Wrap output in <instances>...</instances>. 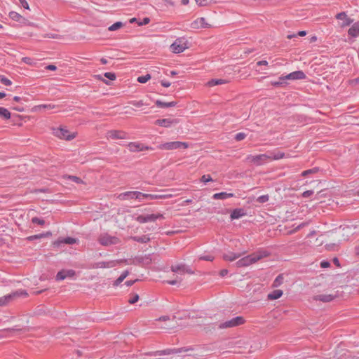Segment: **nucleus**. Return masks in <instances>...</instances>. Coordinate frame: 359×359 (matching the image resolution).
<instances>
[{
  "mask_svg": "<svg viewBox=\"0 0 359 359\" xmlns=\"http://www.w3.org/2000/svg\"><path fill=\"white\" fill-rule=\"evenodd\" d=\"M46 69L48 70L55 71V70H56L57 67L55 65H49L46 66Z\"/></svg>",
  "mask_w": 359,
  "mask_h": 359,
  "instance_id": "69168bd1",
  "label": "nucleus"
},
{
  "mask_svg": "<svg viewBox=\"0 0 359 359\" xmlns=\"http://www.w3.org/2000/svg\"><path fill=\"white\" fill-rule=\"evenodd\" d=\"M65 273L67 274V277H72L75 275V271L73 270H67L65 271Z\"/></svg>",
  "mask_w": 359,
  "mask_h": 359,
  "instance_id": "e2e57ef3",
  "label": "nucleus"
},
{
  "mask_svg": "<svg viewBox=\"0 0 359 359\" xmlns=\"http://www.w3.org/2000/svg\"><path fill=\"white\" fill-rule=\"evenodd\" d=\"M78 242V239L72 237L59 238L53 243V245L54 248H59L63 244L73 245Z\"/></svg>",
  "mask_w": 359,
  "mask_h": 359,
  "instance_id": "1a4fd4ad",
  "label": "nucleus"
},
{
  "mask_svg": "<svg viewBox=\"0 0 359 359\" xmlns=\"http://www.w3.org/2000/svg\"><path fill=\"white\" fill-rule=\"evenodd\" d=\"M318 170H319V168L317 167H315L311 169H309V170L303 171L302 173V175L304 177H306L310 174L316 173L317 172H318Z\"/></svg>",
  "mask_w": 359,
  "mask_h": 359,
  "instance_id": "c9c22d12",
  "label": "nucleus"
},
{
  "mask_svg": "<svg viewBox=\"0 0 359 359\" xmlns=\"http://www.w3.org/2000/svg\"><path fill=\"white\" fill-rule=\"evenodd\" d=\"M201 259L206 260V261H212L213 257L210 255L202 256L200 257Z\"/></svg>",
  "mask_w": 359,
  "mask_h": 359,
  "instance_id": "680f3d73",
  "label": "nucleus"
},
{
  "mask_svg": "<svg viewBox=\"0 0 359 359\" xmlns=\"http://www.w3.org/2000/svg\"><path fill=\"white\" fill-rule=\"evenodd\" d=\"M150 22V19L149 18H144L141 22L139 23V25H145L149 24Z\"/></svg>",
  "mask_w": 359,
  "mask_h": 359,
  "instance_id": "052dcab7",
  "label": "nucleus"
},
{
  "mask_svg": "<svg viewBox=\"0 0 359 359\" xmlns=\"http://www.w3.org/2000/svg\"><path fill=\"white\" fill-rule=\"evenodd\" d=\"M19 1L20 2L21 5L22 6V7L24 8L27 9V10L29 9V4L26 0H19Z\"/></svg>",
  "mask_w": 359,
  "mask_h": 359,
  "instance_id": "bf43d9fd",
  "label": "nucleus"
},
{
  "mask_svg": "<svg viewBox=\"0 0 359 359\" xmlns=\"http://www.w3.org/2000/svg\"><path fill=\"white\" fill-rule=\"evenodd\" d=\"M336 297V294H321L313 296V299L315 301H320L327 303L333 301Z\"/></svg>",
  "mask_w": 359,
  "mask_h": 359,
  "instance_id": "f3484780",
  "label": "nucleus"
},
{
  "mask_svg": "<svg viewBox=\"0 0 359 359\" xmlns=\"http://www.w3.org/2000/svg\"><path fill=\"white\" fill-rule=\"evenodd\" d=\"M67 278V274L65 273V271H60L56 275V280H62Z\"/></svg>",
  "mask_w": 359,
  "mask_h": 359,
  "instance_id": "37998d69",
  "label": "nucleus"
},
{
  "mask_svg": "<svg viewBox=\"0 0 359 359\" xmlns=\"http://www.w3.org/2000/svg\"><path fill=\"white\" fill-rule=\"evenodd\" d=\"M226 83V81L224 79H212L208 81V85L209 86H215L217 85L224 84Z\"/></svg>",
  "mask_w": 359,
  "mask_h": 359,
  "instance_id": "473e14b6",
  "label": "nucleus"
},
{
  "mask_svg": "<svg viewBox=\"0 0 359 359\" xmlns=\"http://www.w3.org/2000/svg\"><path fill=\"white\" fill-rule=\"evenodd\" d=\"M128 271H123L121 275L114 282V286H118L120 285L123 280L128 276Z\"/></svg>",
  "mask_w": 359,
  "mask_h": 359,
  "instance_id": "7c9ffc66",
  "label": "nucleus"
},
{
  "mask_svg": "<svg viewBox=\"0 0 359 359\" xmlns=\"http://www.w3.org/2000/svg\"><path fill=\"white\" fill-rule=\"evenodd\" d=\"M130 103L132 105H133L134 107H140L144 105V102L142 100H139V101L133 100Z\"/></svg>",
  "mask_w": 359,
  "mask_h": 359,
  "instance_id": "5fc2aeb1",
  "label": "nucleus"
},
{
  "mask_svg": "<svg viewBox=\"0 0 359 359\" xmlns=\"http://www.w3.org/2000/svg\"><path fill=\"white\" fill-rule=\"evenodd\" d=\"M348 35L356 37L359 35V22L354 23L348 31Z\"/></svg>",
  "mask_w": 359,
  "mask_h": 359,
  "instance_id": "b1692460",
  "label": "nucleus"
},
{
  "mask_svg": "<svg viewBox=\"0 0 359 359\" xmlns=\"http://www.w3.org/2000/svg\"><path fill=\"white\" fill-rule=\"evenodd\" d=\"M269 154H262L259 155H248L246 158L248 162L252 163L257 166L262 165L266 163L270 159Z\"/></svg>",
  "mask_w": 359,
  "mask_h": 359,
  "instance_id": "7ed1b4c3",
  "label": "nucleus"
},
{
  "mask_svg": "<svg viewBox=\"0 0 359 359\" xmlns=\"http://www.w3.org/2000/svg\"><path fill=\"white\" fill-rule=\"evenodd\" d=\"M22 60L25 64H27V65H32V63H33L32 59L31 57H22Z\"/></svg>",
  "mask_w": 359,
  "mask_h": 359,
  "instance_id": "4d7b16f0",
  "label": "nucleus"
},
{
  "mask_svg": "<svg viewBox=\"0 0 359 359\" xmlns=\"http://www.w3.org/2000/svg\"><path fill=\"white\" fill-rule=\"evenodd\" d=\"M123 262H127V260L126 259H119V260H111V261H108V262H99L95 264L94 268H96V269L113 268L116 265V264L121 263Z\"/></svg>",
  "mask_w": 359,
  "mask_h": 359,
  "instance_id": "9b49d317",
  "label": "nucleus"
},
{
  "mask_svg": "<svg viewBox=\"0 0 359 359\" xmlns=\"http://www.w3.org/2000/svg\"><path fill=\"white\" fill-rule=\"evenodd\" d=\"M0 81H1V83L5 86H9L12 84L11 81L4 76H1Z\"/></svg>",
  "mask_w": 359,
  "mask_h": 359,
  "instance_id": "49530a36",
  "label": "nucleus"
},
{
  "mask_svg": "<svg viewBox=\"0 0 359 359\" xmlns=\"http://www.w3.org/2000/svg\"><path fill=\"white\" fill-rule=\"evenodd\" d=\"M313 191L312 190H307V191H305L304 192H303L302 194V196L304 198H308V197H310L311 196H312L313 194Z\"/></svg>",
  "mask_w": 359,
  "mask_h": 359,
  "instance_id": "6e6d98bb",
  "label": "nucleus"
},
{
  "mask_svg": "<svg viewBox=\"0 0 359 359\" xmlns=\"http://www.w3.org/2000/svg\"><path fill=\"white\" fill-rule=\"evenodd\" d=\"M104 76L109 80L114 81L116 79V74L112 72H106Z\"/></svg>",
  "mask_w": 359,
  "mask_h": 359,
  "instance_id": "603ef678",
  "label": "nucleus"
},
{
  "mask_svg": "<svg viewBox=\"0 0 359 359\" xmlns=\"http://www.w3.org/2000/svg\"><path fill=\"white\" fill-rule=\"evenodd\" d=\"M123 23L121 22H116L115 23H114L113 25H111L109 27V31H115V30H117L119 28H121L122 26H123Z\"/></svg>",
  "mask_w": 359,
  "mask_h": 359,
  "instance_id": "4c0bfd02",
  "label": "nucleus"
},
{
  "mask_svg": "<svg viewBox=\"0 0 359 359\" xmlns=\"http://www.w3.org/2000/svg\"><path fill=\"white\" fill-rule=\"evenodd\" d=\"M245 319L242 316H236L233 318L231 320H226L223 323H221L218 325V328L219 329H226L231 328L239 326L241 325L244 324Z\"/></svg>",
  "mask_w": 359,
  "mask_h": 359,
  "instance_id": "39448f33",
  "label": "nucleus"
},
{
  "mask_svg": "<svg viewBox=\"0 0 359 359\" xmlns=\"http://www.w3.org/2000/svg\"><path fill=\"white\" fill-rule=\"evenodd\" d=\"M201 182L206 184L210 182H213V180L210 175H203L201 178Z\"/></svg>",
  "mask_w": 359,
  "mask_h": 359,
  "instance_id": "c03bdc74",
  "label": "nucleus"
},
{
  "mask_svg": "<svg viewBox=\"0 0 359 359\" xmlns=\"http://www.w3.org/2000/svg\"><path fill=\"white\" fill-rule=\"evenodd\" d=\"M283 276L282 274H280L274 280V281L273 283V285L274 287H278L283 283Z\"/></svg>",
  "mask_w": 359,
  "mask_h": 359,
  "instance_id": "f704fd0d",
  "label": "nucleus"
},
{
  "mask_svg": "<svg viewBox=\"0 0 359 359\" xmlns=\"http://www.w3.org/2000/svg\"><path fill=\"white\" fill-rule=\"evenodd\" d=\"M195 24H199L201 27H208V25L205 22V19L204 18H200L197 19L195 22Z\"/></svg>",
  "mask_w": 359,
  "mask_h": 359,
  "instance_id": "79ce46f5",
  "label": "nucleus"
},
{
  "mask_svg": "<svg viewBox=\"0 0 359 359\" xmlns=\"http://www.w3.org/2000/svg\"><path fill=\"white\" fill-rule=\"evenodd\" d=\"M147 194H144L140 191H135V199L138 200L140 202L147 199Z\"/></svg>",
  "mask_w": 359,
  "mask_h": 359,
  "instance_id": "72a5a7b5",
  "label": "nucleus"
},
{
  "mask_svg": "<svg viewBox=\"0 0 359 359\" xmlns=\"http://www.w3.org/2000/svg\"><path fill=\"white\" fill-rule=\"evenodd\" d=\"M269 155H271L270 159L271 160H279L285 158V154L281 151L277 152H270Z\"/></svg>",
  "mask_w": 359,
  "mask_h": 359,
  "instance_id": "c756f323",
  "label": "nucleus"
},
{
  "mask_svg": "<svg viewBox=\"0 0 359 359\" xmlns=\"http://www.w3.org/2000/svg\"><path fill=\"white\" fill-rule=\"evenodd\" d=\"M269 255V253L266 251H258L240 259L236 262V265L237 267L248 266Z\"/></svg>",
  "mask_w": 359,
  "mask_h": 359,
  "instance_id": "f257e3e1",
  "label": "nucleus"
},
{
  "mask_svg": "<svg viewBox=\"0 0 359 359\" xmlns=\"http://www.w3.org/2000/svg\"><path fill=\"white\" fill-rule=\"evenodd\" d=\"M219 274L222 277H224L228 274V270L227 269H222L220 271Z\"/></svg>",
  "mask_w": 359,
  "mask_h": 359,
  "instance_id": "774afa93",
  "label": "nucleus"
},
{
  "mask_svg": "<svg viewBox=\"0 0 359 359\" xmlns=\"http://www.w3.org/2000/svg\"><path fill=\"white\" fill-rule=\"evenodd\" d=\"M234 194L233 193L220 192L215 194L212 196V198L215 200H224L229 198H232Z\"/></svg>",
  "mask_w": 359,
  "mask_h": 359,
  "instance_id": "4be33fe9",
  "label": "nucleus"
},
{
  "mask_svg": "<svg viewBox=\"0 0 359 359\" xmlns=\"http://www.w3.org/2000/svg\"><path fill=\"white\" fill-rule=\"evenodd\" d=\"M156 105L160 108H168V107H175L177 104L176 102H162L161 100H156L155 102Z\"/></svg>",
  "mask_w": 359,
  "mask_h": 359,
  "instance_id": "393cba45",
  "label": "nucleus"
},
{
  "mask_svg": "<svg viewBox=\"0 0 359 359\" xmlns=\"http://www.w3.org/2000/svg\"><path fill=\"white\" fill-rule=\"evenodd\" d=\"M171 271L174 273H179L180 274H184V273L193 274L194 273V271H192L188 266L183 264L172 265Z\"/></svg>",
  "mask_w": 359,
  "mask_h": 359,
  "instance_id": "f8f14e48",
  "label": "nucleus"
},
{
  "mask_svg": "<svg viewBox=\"0 0 359 359\" xmlns=\"http://www.w3.org/2000/svg\"><path fill=\"white\" fill-rule=\"evenodd\" d=\"M320 265L322 268H328L330 266V263L328 261L323 260Z\"/></svg>",
  "mask_w": 359,
  "mask_h": 359,
  "instance_id": "13d9d810",
  "label": "nucleus"
},
{
  "mask_svg": "<svg viewBox=\"0 0 359 359\" xmlns=\"http://www.w3.org/2000/svg\"><path fill=\"white\" fill-rule=\"evenodd\" d=\"M271 85L273 86H276V87L283 86L287 85V83L285 82V81H282V80L279 79L278 81H272Z\"/></svg>",
  "mask_w": 359,
  "mask_h": 359,
  "instance_id": "de8ad7c7",
  "label": "nucleus"
},
{
  "mask_svg": "<svg viewBox=\"0 0 359 359\" xmlns=\"http://www.w3.org/2000/svg\"><path fill=\"white\" fill-rule=\"evenodd\" d=\"M8 15L11 19L19 22L21 25L27 24V20L22 15L15 11H11Z\"/></svg>",
  "mask_w": 359,
  "mask_h": 359,
  "instance_id": "a211bd4d",
  "label": "nucleus"
},
{
  "mask_svg": "<svg viewBox=\"0 0 359 359\" xmlns=\"http://www.w3.org/2000/svg\"><path fill=\"white\" fill-rule=\"evenodd\" d=\"M53 133L57 137L65 140H72L76 137L74 133L69 134V131L62 128L54 129Z\"/></svg>",
  "mask_w": 359,
  "mask_h": 359,
  "instance_id": "6e6552de",
  "label": "nucleus"
},
{
  "mask_svg": "<svg viewBox=\"0 0 359 359\" xmlns=\"http://www.w3.org/2000/svg\"><path fill=\"white\" fill-rule=\"evenodd\" d=\"M189 145L187 142L175 141L161 144L158 148L162 150H175L177 149H187Z\"/></svg>",
  "mask_w": 359,
  "mask_h": 359,
  "instance_id": "20e7f679",
  "label": "nucleus"
},
{
  "mask_svg": "<svg viewBox=\"0 0 359 359\" xmlns=\"http://www.w3.org/2000/svg\"><path fill=\"white\" fill-rule=\"evenodd\" d=\"M211 1H212V0H196V2L197 3V4L201 6H206L208 4H210Z\"/></svg>",
  "mask_w": 359,
  "mask_h": 359,
  "instance_id": "3c124183",
  "label": "nucleus"
},
{
  "mask_svg": "<svg viewBox=\"0 0 359 359\" xmlns=\"http://www.w3.org/2000/svg\"><path fill=\"white\" fill-rule=\"evenodd\" d=\"M135 191H129L121 193L118 195L117 198L121 201L135 199Z\"/></svg>",
  "mask_w": 359,
  "mask_h": 359,
  "instance_id": "412c9836",
  "label": "nucleus"
},
{
  "mask_svg": "<svg viewBox=\"0 0 359 359\" xmlns=\"http://www.w3.org/2000/svg\"><path fill=\"white\" fill-rule=\"evenodd\" d=\"M131 239L140 243H147L150 241V238L147 235L142 236H132Z\"/></svg>",
  "mask_w": 359,
  "mask_h": 359,
  "instance_id": "c85d7f7f",
  "label": "nucleus"
},
{
  "mask_svg": "<svg viewBox=\"0 0 359 359\" xmlns=\"http://www.w3.org/2000/svg\"><path fill=\"white\" fill-rule=\"evenodd\" d=\"M283 295V291L280 290H275L268 294V299L274 300L280 298Z\"/></svg>",
  "mask_w": 359,
  "mask_h": 359,
  "instance_id": "cd10ccee",
  "label": "nucleus"
},
{
  "mask_svg": "<svg viewBox=\"0 0 359 359\" xmlns=\"http://www.w3.org/2000/svg\"><path fill=\"white\" fill-rule=\"evenodd\" d=\"M128 149L132 152H137L144 150H149L151 149L150 147L144 146L140 142H130L128 144Z\"/></svg>",
  "mask_w": 359,
  "mask_h": 359,
  "instance_id": "dca6fc26",
  "label": "nucleus"
},
{
  "mask_svg": "<svg viewBox=\"0 0 359 359\" xmlns=\"http://www.w3.org/2000/svg\"><path fill=\"white\" fill-rule=\"evenodd\" d=\"M336 18L341 21V22L340 23L341 27L349 26L353 21L351 18L348 17L347 14L345 12H341L337 14Z\"/></svg>",
  "mask_w": 359,
  "mask_h": 359,
  "instance_id": "2eb2a0df",
  "label": "nucleus"
},
{
  "mask_svg": "<svg viewBox=\"0 0 359 359\" xmlns=\"http://www.w3.org/2000/svg\"><path fill=\"white\" fill-rule=\"evenodd\" d=\"M176 123V121L171 118H163V119H157L155 121V124L163 126L165 128H169L172 126V123Z\"/></svg>",
  "mask_w": 359,
  "mask_h": 359,
  "instance_id": "aec40b11",
  "label": "nucleus"
},
{
  "mask_svg": "<svg viewBox=\"0 0 359 359\" xmlns=\"http://www.w3.org/2000/svg\"><path fill=\"white\" fill-rule=\"evenodd\" d=\"M0 117L8 120L11 118V113L7 109L0 107Z\"/></svg>",
  "mask_w": 359,
  "mask_h": 359,
  "instance_id": "2f4dec72",
  "label": "nucleus"
},
{
  "mask_svg": "<svg viewBox=\"0 0 359 359\" xmlns=\"http://www.w3.org/2000/svg\"><path fill=\"white\" fill-rule=\"evenodd\" d=\"M246 215V212L243 208H236L233 210L231 213L230 218L231 220L238 219Z\"/></svg>",
  "mask_w": 359,
  "mask_h": 359,
  "instance_id": "6ab92c4d",
  "label": "nucleus"
},
{
  "mask_svg": "<svg viewBox=\"0 0 359 359\" xmlns=\"http://www.w3.org/2000/svg\"><path fill=\"white\" fill-rule=\"evenodd\" d=\"M161 83L163 87H165V88H168V87L170 86V85H171V83L167 81H161Z\"/></svg>",
  "mask_w": 359,
  "mask_h": 359,
  "instance_id": "0e129e2a",
  "label": "nucleus"
},
{
  "mask_svg": "<svg viewBox=\"0 0 359 359\" xmlns=\"http://www.w3.org/2000/svg\"><path fill=\"white\" fill-rule=\"evenodd\" d=\"M107 137L111 140H123L127 137V134L124 131L111 130L107 132Z\"/></svg>",
  "mask_w": 359,
  "mask_h": 359,
  "instance_id": "ddd939ff",
  "label": "nucleus"
},
{
  "mask_svg": "<svg viewBox=\"0 0 359 359\" xmlns=\"http://www.w3.org/2000/svg\"><path fill=\"white\" fill-rule=\"evenodd\" d=\"M32 222L33 224H39L40 226H43L46 223L45 220L42 218H39V217H33L32 219Z\"/></svg>",
  "mask_w": 359,
  "mask_h": 359,
  "instance_id": "ea45409f",
  "label": "nucleus"
},
{
  "mask_svg": "<svg viewBox=\"0 0 359 359\" xmlns=\"http://www.w3.org/2000/svg\"><path fill=\"white\" fill-rule=\"evenodd\" d=\"M139 299V295L137 294H134L132 297L128 299V302L130 304L136 303Z\"/></svg>",
  "mask_w": 359,
  "mask_h": 359,
  "instance_id": "864d4df0",
  "label": "nucleus"
},
{
  "mask_svg": "<svg viewBox=\"0 0 359 359\" xmlns=\"http://www.w3.org/2000/svg\"><path fill=\"white\" fill-rule=\"evenodd\" d=\"M99 243L102 246H110L121 243V240L116 237L109 235L107 233H101L97 239Z\"/></svg>",
  "mask_w": 359,
  "mask_h": 359,
  "instance_id": "f03ea898",
  "label": "nucleus"
},
{
  "mask_svg": "<svg viewBox=\"0 0 359 359\" xmlns=\"http://www.w3.org/2000/svg\"><path fill=\"white\" fill-rule=\"evenodd\" d=\"M164 217L162 214H150V215H140L136 217V221L139 223L143 224L150 222H154L158 219H163Z\"/></svg>",
  "mask_w": 359,
  "mask_h": 359,
  "instance_id": "423d86ee",
  "label": "nucleus"
},
{
  "mask_svg": "<svg viewBox=\"0 0 359 359\" xmlns=\"http://www.w3.org/2000/svg\"><path fill=\"white\" fill-rule=\"evenodd\" d=\"M167 196L165 195H157V194H147V199L155 200V199H161L165 198Z\"/></svg>",
  "mask_w": 359,
  "mask_h": 359,
  "instance_id": "e433bc0d",
  "label": "nucleus"
},
{
  "mask_svg": "<svg viewBox=\"0 0 359 359\" xmlns=\"http://www.w3.org/2000/svg\"><path fill=\"white\" fill-rule=\"evenodd\" d=\"M269 200V196L268 194H266V195H262V196H259L256 201H257V202H258L259 203H266Z\"/></svg>",
  "mask_w": 359,
  "mask_h": 359,
  "instance_id": "a19ab883",
  "label": "nucleus"
},
{
  "mask_svg": "<svg viewBox=\"0 0 359 359\" xmlns=\"http://www.w3.org/2000/svg\"><path fill=\"white\" fill-rule=\"evenodd\" d=\"M306 77V76L303 71L298 70L291 72L285 76H280V80H304Z\"/></svg>",
  "mask_w": 359,
  "mask_h": 359,
  "instance_id": "0eeeda50",
  "label": "nucleus"
},
{
  "mask_svg": "<svg viewBox=\"0 0 359 359\" xmlns=\"http://www.w3.org/2000/svg\"><path fill=\"white\" fill-rule=\"evenodd\" d=\"M180 349H165V350H163V351H158L157 352H156V353L154 354L155 355H170V354H172V353H180Z\"/></svg>",
  "mask_w": 359,
  "mask_h": 359,
  "instance_id": "a878e982",
  "label": "nucleus"
},
{
  "mask_svg": "<svg viewBox=\"0 0 359 359\" xmlns=\"http://www.w3.org/2000/svg\"><path fill=\"white\" fill-rule=\"evenodd\" d=\"M268 62L266 60H260L257 62V66L267 65Z\"/></svg>",
  "mask_w": 359,
  "mask_h": 359,
  "instance_id": "338daca9",
  "label": "nucleus"
},
{
  "mask_svg": "<svg viewBox=\"0 0 359 359\" xmlns=\"http://www.w3.org/2000/svg\"><path fill=\"white\" fill-rule=\"evenodd\" d=\"M151 79L150 74H146L144 76H139L137 78V81L141 83H147L149 79Z\"/></svg>",
  "mask_w": 359,
  "mask_h": 359,
  "instance_id": "58836bf2",
  "label": "nucleus"
},
{
  "mask_svg": "<svg viewBox=\"0 0 359 359\" xmlns=\"http://www.w3.org/2000/svg\"><path fill=\"white\" fill-rule=\"evenodd\" d=\"M170 48L173 53H180L187 48V46L181 39H178L172 43Z\"/></svg>",
  "mask_w": 359,
  "mask_h": 359,
  "instance_id": "4468645a",
  "label": "nucleus"
},
{
  "mask_svg": "<svg viewBox=\"0 0 359 359\" xmlns=\"http://www.w3.org/2000/svg\"><path fill=\"white\" fill-rule=\"evenodd\" d=\"M67 178L71 180L72 181L77 183V184H81V183H83V181L81 179H80L79 177H76V176H74V175H68L67 176Z\"/></svg>",
  "mask_w": 359,
  "mask_h": 359,
  "instance_id": "a18cd8bd",
  "label": "nucleus"
},
{
  "mask_svg": "<svg viewBox=\"0 0 359 359\" xmlns=\"http://www.w3.org/2000/svg\"><path fill=\"white\" fill-rule=\"evenodd\" d=\"M43 237H45V234L40 233V234H36V235H33V236H29L27 238V239L29 241H34V240L39 239V238H43Z\"/></svg>",
  "mask_w": 359,
  "mask_h": 359,
  "instance_id": "8fccbe9b",
  "label": "nucleus"
},
{
  "mask_svg": "<svg viewBox=\"0 0 359 359\" xmlns=\"http://www.w3.org/2000/svg\"><path fill=\"white\" fill-rule=\"evenodd\" d=\"M246 137L245 133H238L235 135V140L236 141H241L244 140Z\"/></svg>",
  "mask_w": 359,
  "mask_h": 359,
  "instance_id": "09e8293b",
  "label": "nucleus"
},
{
  "mask_svg": "<svg viewBox=\"0 0 359 359\" xmlns=\"http://www.w3.org/2000/svg\"><path fill=\"white\" fill-rule=\"evenodd\" d=\"M55 108V105H54L53 104H39V105L35 106L34 107V109L35 111H41V109L49 110V109H53Z\"/></svg>",
  "mask_w": 359,
  "mask_h": 359,
  "instance_id": "bb28decb",
  "label": "nucleus"
},
{
  "mask_svg": "<svg viewBox=\"0 0 359 359\" xmlns=\"http://www.w3.org/2000/svg\"><path fill=\"white\" fill-rule=\"evenodd\" d=\"M22 294L26 296L27 295V293L25 291H21V292L16 291L11 294H8L4 297H0V306L6 305L8 303H9L11 301H12L14 299V297L19 296L20 294Z\"/></svg>",
  "mask_w": 359,
  "mask_h": 359,
  "instance_id": "9d476101",
  "label": "nucleus"
},
{
  "mask_svg": "<svg viewBox=\"0 0 359 359\" xmlns=\"http://www.w3.org/2000/svg\"><path fill=\"white\" fill-rule=\"evenodd\" d=\"M245 253V252H243V253L229 252L227 254H224L223 258L226 261L233 262V261L236 260V259L239 258L240 257H241L242 255H243Z\"/></svg>",
  "mask_w": 359,
  "mask_h": 359,
  "instance_id": "5701e85b",
  "label": "nucleus"
}]
</instances>
